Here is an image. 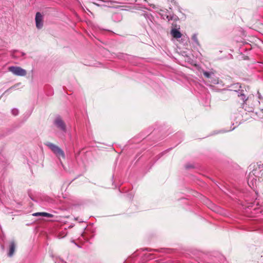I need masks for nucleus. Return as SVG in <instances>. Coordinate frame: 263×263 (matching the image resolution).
<instances>
[{
	"instance_id": "obj_13",
	"label": "nucleus",
	"mask_w": 263,
	"mask_h": 263,
	"mask_svg": "<svg viewBox=\"0 0 263 263\" xmlns=\"http://www.w3.org/2000/svg\"><path fill=\"white\" fill-rule=\"evenodd\" d=\"M203 75L206 78H210L211 77V73L208 71H203Z\"/></svg>"
},
{
	"instance_id": "obj_8",
	"label": "nucleus",
	"mask_w": 263,
	"mask_h": 263,
	"mask_svg": "<svg viewBox=\"0 0 263 263\" xmlns=\"http://www.w3.org/2000/svg\"><path fill=\"white\" fill-rule=\"evenodd\" d=\"M171 34L176 39L180 38L182 36L181 32L176 29H173L171 30Z\"/></svg>"
},
{
	"instance_id": "obj_10",
	"label": "nucleus",
	"mask_w": 263,
	"mask_h": 263,
	"mask_svg": "<svg viewBox=\"0 0 263 263\" xmlns=\"http://www.w3.org/2000/svg\"><path fill=\"white\" fill-rule=\"evenodd\" d=\"M193 41L194 42V43L197 45H199V42L198 41V39H197V36L196 34H194L193 36H192V37Z\"/></svg>"
},
{
	"instance_id": "obj_1",
	"label": "nucleus",
	"mask_w": 263,
	"mask_h": 263,
	"mask_svg": "<svg viewBox=\"0 0 263 263\" xmlns=\"http://www.w3.org/2000/svg\"><path fill=\"white\" fill-rule=\"evenodd\" d=\"M46 145L58 157H65V154L63 151L56 145L47 142Z\"/></svg>"
},
{
	"instance_id": "obj_3",
	"label": "nucleus",
	"mask_w": 263,
	"mask_h": 263,
	"mask_svg": "<svg viewBox=\"0 0 263 263\" xmlns=\"http://www.w3.org/2000/svg\"><path fill=\"white\" fill-rule=\"evenodd\" d=\"M54 124L62 132H66V126L65 122L60 117H57L54 121Z\"/></svg>"
},
{
	"instance_id": "obj_16",
	"label": "nucleus",
	"mask_w": 263,
	"mask_h": 263,
	"mask_svg": "<svg viewBox=\"0 0 263 263\" xmlns=\"http://www.w3.org/2000/svg\"><path fill=\"white\" fill-rule=\"evenodd\" d=\"M151 6L153 7V8H155L156 7L154 5H151Z\"/></svg>"
},
{
	"instance_id": "obj_5",
	"label": "nucleus",
	"mask_w": 263,
	"mask_h": 263,
	"mask_svg": "<svg viewBox=\"0 0 263 263\" xmlns=\"http://www.w3.org/2000/svg\"><path fill=\"white\" fill-rule=\"evenodd\" d=\"M241 86L240 84L238 83H234L232 84L229 86L230 90L234 91L237 92V93L240 91L241 89H240Z\"/></svg>"
},
{
	"instance_id": "obj_7",
	"label": "nucleus",
	"mask_w": 263,
	"mask_h": 263,
	"mask_svg": "<svg viewBox=\"0 0 263 263\" xmlns=\"http://www.w3.org/2000/svg\"><path fill=\"white\" fill-rule=\"evenodd\" d=\"M238 97L242 100L243 104L246 103V102L248 99L245 93V90L242 89L238 92Z\"/></svg>"
},
{
	"instance_id": "obj_9",
	"label": "nucleus",
	"mask_w": 263,
	"mask_h": 263,
	"mask_svg": "<svg viewBox=\"0 0 263 263\" xmlns=\"http://www.w3.org/2000/svg\"><path fill=\"white\" fill-rule=\"evenodd\" d=\"M163 12H166L165 11L160 10V14L163 17V18H165L166 17L168 21L171 20V17H170L168 15L166 14H163Z\"/></svg>"
},
{
	"instance_id": "obj_6",
	"label": "nucleus",
	"mask_w": 263,
	"mask_h": 263,
	"mask_svg": "<svg viewBox=\"0 0 263 263\" xmlns=\"http://www.w3.org/2000/svg\"><path fill=\"white\" fill-rule=\"evenodd\" d=\"M15 249V244L14 241H11L10 243L9 250L8 252V256L11 257L13 256Z\"/></svg>"
},
{
	"instance_id": "obj_12",
	"label": "nucleus",
	"mask_w": 263,
	"mask_h": 263,
	"mask_svg": "<svg viewBox=\"0 0 263 263\" xmlns=\"http://www.w3.org/2000/svg\"><path fill=\"white\" fill-rule=\"evenodd\" d=\"M11 112L14 116H17L18 114V110L16 108H13L12 109Z\"/></svg>"
},
{
	"instance_id": "obj_11",
	"label": "nucleus",
	"mask_w": 263,
	"mask_h": 263,
	"mask_svg": "<svg viewBox=\"0 0 263 263\" xmlns=\"http://www.w3.org/2000/svg\"><path fill=\"white\" fill-rule=\"evenodd\" d=\"M42 216H45L47 217L51 218L52 217L53 215L51 214L45 213V212H42Z\"/></svg>"
},
{
	"instance_id": "obj_15",
	"label": "nucleus",
	"mask_w": 263,
	"mask_h": 263,
	"mask_svg": "<svg viewBox=\"0 0 263 263\" xmlns=\"http://www.w3.org/2000/svg\"><path fill=\"white\" fill-rule=\"evenodd\" d=\"M16 52V51H13L12 53H11V55L14 58H15L16 57L14 55V53Z\"/></svg>"
},
{
	"instance_id": "obj_2",
	"label": "nucleus",
	"mask_w": 263,
	"mask_h": 263,
	"mask_svg": "<svg viewBox=\"0 0 263 263\" xmlns=\"http://www.w3.org/2000/svg\"><path fill=\"white\" fill-rule=\"evenodd\" d=\"M8 70L13 74L17 76H25L27 74L26 70L18 66H10L8 68Z\"/></svg>"
},
{
	"instance_id": "obj_4",
	"label": "nucleus",
	"mask_w": 263,
	"mask_h": 263,
	"mask_svg": "<svg viewBox=\"0 0 263 263\" xmlns=\"http://www.w3.org/2000/svg\"><path fill=\"white\" fill-rule=\"evenodd\" d=\"M35 24L38 29H41L43 26V16L40 12H37L35 15Z\"/></svg>"
},
{
	"instance_id": "obj_14",
	"label": "nucleus",
	"mask_w": 263,
	"mask_h": 263,
	"mask_svg": "<svg viewBox=\"0 0 263 263\" xmlns=\"http://www.w3.org/2000/svg\"><path fill=\"white\" fill-rule=\"evenodd\" d=\"M41 213H42V212L35 213L33 214L32 215L34 216H42Z\"/></svg>"
}]
</instances>
